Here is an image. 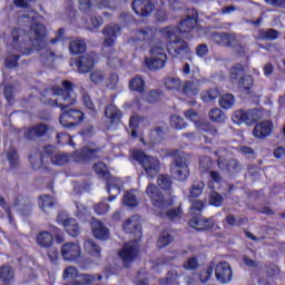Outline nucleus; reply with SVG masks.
Instances as JSON below:
<instances>
[{
    "instance_id": "obj_1",
    "label": "nucleus",
    "mask_w": 285,
    "mask_h": 285,
    "mask_svg": "<svg viewBox=\"0 0 285 285\" xmlns=\"http://www.w3.org/2000/svg\"><path fill=\"white\" fill-rule=\"evenodd\" d=\"M62 88L53 87L41 91L40 101L46 106H58L62 111L60 116V124L63 128H75V126L83 121V112L79 109L66 110L68 106H75L77 102V94L72 89V82L68 80L62 81Z\"/></svg>"
},
{
    "instance_id": "obj_2",
    "label": "nucleus",
    "mask_w": 285,
    "mask_h": 285,
    "mask_svg": "<svg viewBox=\"0 0 285 285\" xmlns=\"http://www.w3.org/2000/svg\"><path fill=\"white\" fill-rule=\"evenodd\" d=\"M160 35L167 39V51L174 59H186L193 55L188 42L179 38V30L177 27H167L160 31Z\"/></svg>"
},
{
    "instance_id": "obj_3",
    "label": "nucleus",
    "mask_w": 285,
    "mask_h": 285,
    "mask_svg": "<svg viewBox=\"0 0 285 285\" xmlns=\"http://www.w3.org/2000/svg\"><path fill=\"white\" fill-rule=\"evenodd\" d=\"M94 170L99 177L106 180L107 193L109 194L108 200L115 202L117 196L121 194V186H124L121 179L110 176V171H108V167L104 163L95 164Z\"/></svg>"
},
{
    "instance_id": "obj_4",
    "label": "nucleus",
    "mask_w": 285,
    "mask_h": 285,
    "mask_svg": "<svg viewBox=\"0 0 285 285\" xmlns=\"http://www.w3.org/2000/svg\"><path fill=\"white\" fill-rule=\"evenodd\" d=\"M131 157L135 161H138L140 166L144 168L148 179H155L159 171L161 170V163L159 159L148 156L140 149H134L131 151Z\"/></svg>"
},
{
    "instance_id": "obj_5",
    "label": "nucleus",
    "mask_w": 285,
    "mask_h": 285,
    "mask_svg": "<svg viewBox=\"0 0 285 285\" xmlns=\"http://www.w3.org/2000/svg\"><path fill=\"white\" fill-rule=\"evenodd\" d=\"M168 56H166V48L164 43H156L151 46L150 57L145 58V66L148 70H161L166 67Z\"/></svg>"
},
{
    "instance_id": "obj_6",
    "label": "nucleus",
    "mask_w": 285,
    "mask_h": 285,
    "mask_svg": "<svg viewBox=\"0 0 285 285\" xmlns=\"http://www.w3.org/2000/svg\"><path fill=\"white\" fill-rule=\"evenodd\" d=\"M217 159V166L220 170L229 173V175H235L242 170V164L237 159H228V150L218 149L215 151ZM228 159V160H227Z\"/></svg>"
},
{
    "instance_id": "obj_7",
    "label": "nucleus",
    "mask_w": 285,
    "mask_h": 285,
    "mask_svg": "<svg viewBox=\"0 0 285 285\" xmlns=\"http://www.w3.org/2000/svg\"><path fill=\"white\" fill-rule=\"evenodd\" d=\"M204 193V183L198 181L194 184L189 190V202L191 206L189 207V215H199L204 210V202L197 199Z\"/></svg>"
},
{
    "instance_id": "obj_8",
    "label": "nucleus",
    "mask_w": 285,
    "mask_h": 285,
    "mask_svg": "<svg viewBox=\"0 0 285 285\" xmlns=\"http://www.w3.org/2000/svg\"><path fill=\"white\" fill-rule=\"evenodd\" d=\"M138 253L139 243L137 240H131L122 246L121 250L118 253V257H120L125 268H128V266L137 259Z\"/></svg>"
},
{
    "instance_id": "obj_9",
    "label": "nucleus",
    "mask_w": 285,
    "mask_h": 285,
    "mask_svg": "<svg viewBox=\"0 0 285 285\" xmlns=\"http://www.w3.org/2000/svg\"><path fill=\"white\" fill-rule=\"evenodd\" d=\"M170 174L173 179L177 181H186L190 177V169H188V164L183 158H176L170 165Z\"/></svg>"
},
{
    "instance_id": "obj_10",
    "label": "nucleus",
    "mask_w": 285,
    "mask_h": 285,
    "mask_svg": "<svg viewBox=\"0 0 285 285\" xmlns=\"http://www.w3.org/2000/svg\"><path fill=\"white\" fill-rule=\"evenodd\" d=\"M146 195L151 199L153 206H155V208H159V210H164L166 206H170V200H166V197L159 193L156 184H149L147 186Z\"/></svg>"
},
{
    "instance_id": "obj_11",
    "label": "nucleus",
    "mask_w": 285,
    "mask_h": 285,
    "mask_svg": "<svg viewBox=\"0 0 285 285\" xmlns=\"http://www.w3.org/2000/svg\"><path fill=\"white\" fill-rule=\"evenodd\" d=\"M121 32V27L117 23H110L104 27L102 35H104V41L102 47L104 48H112L117 41V36Z\"/></svg>"
},
{
    "instance_id": "obj_12",
    "label": "nucleus",
    "mask_w": 285,
    "mask_h": 285,
    "mask_svg": "<svg viewBox=\"0 0 285 285\" xmlns=\"http://www.w3.org/2000/svg\"><path fill=\"white\" fill-rule=\"evenodd\" d=\"M215 277L219 284H229L233 281V268L228 262H219L215 266Z\"/></svg>"
},
{
    "instance_id": "obj_13",
    "label": "nucleus",
    "mask_w": 285,
    "mask_h": 285,
    "mask_svg": "<svg viewBox=\"0 0 285 285\" xmlns=\"http://www.w3.org/2000/svg\"><path fill=\"white\" fill-rule=\"evenodd\" d=\"M257 119V110L255 109L247 112L240 109L236 110L232 115V121H234V124H246L247 126H253Z\"/></svg>"
},
{
    "instance_id": "obj_14",
    "label": "nucleus",
    "mask_w": 285,
    "mask_h": 285,
    "mask_svg": "<svg viewBox=\"0 0 285 285\" xmlns=\"http://www.w3.org/2000/svg\"><path fill=\"white\" fill-rule=\"evenodd\" d=\"M157 37V29L154 27H144L134 31L131 39L132 41H144L145 43H153Z\"/></svg>"
},
{
    "instance_id": "obj_15",
    "label": "nucleus",
    "mask_w": 285,
    "mask_h": 285,
    "mask_svg": "<svg viewBox=\"0 0 285 285\" xmlns=\"http://www.w3.org/2000/svg\"><path fill=\"white\" fill-rule=\"evenodd\" d=\"M61 255L66 262H75L81 257V247L77 243H67L61 247Z\"/></svg>"
},
{
    "instance_id": "obj_16",
    "label": "nucleus",
    "mask_w": 285,
    "mask_h": 285,
    "mask_svg": "<svg viewBox=\"0 0 285 285\" xmlns=\"http://www.w3.org/2000/svg\"><path fill=\"white\" fill-rule=\"evenodd\" d=\"M131 6L138 17H150L155 10V4L150 0H134Z\"/></svg>"
},
{
    "instance_id": "obj_17",
    "label": "nucleus",
    "mask_w": 285,
    "mask_h": 285,
    "mask_svg": "<svg viewBox=\"0 0 285 285\" xmlns=\"http://www.w3.org/2000/svg\"><path fill=\"white\" fill-rule=\"evenodd\" d=\"M97 55L95 53H86L83 56H80L76 62L78 72L80 75H86V72H90L92 68H95V59Z\"/></svg>"
},
{
    "instance_id": "obj_18",
    "label": "nucleus",
    "mask_w": 285,
    "mask_h": 285,
    "mask_svg": "<svg viewBox=\"0 0 285 285\" xmlns=\"http://www.w3.org/2000/svg\"><path fill=\"white\" fill-rule=\"evenodd\" d=\"M210 39L218 46H228L229 48H235V46H237V38L230 33L213 32Z\"/></svg>"
},
{
    "instance_id": "obj_19",
    "label": "nucleus",
    "mask_w": 285,
    "mask_h": 285,
    "mask_svg": "<svg viewBox=\"0 0 285 285\" xmlns=\"http://www.w3.org/2000/svg\"><path fill=\"white\" fill-rule=\"evenodd\" d=\"M272 132H273V122L265 120L257 124L254 127L253 136L256 137V139H266V137H271Z\"/></svg>"
},
{
    "instance_id": "obj_20",
    "label": "nucleus",
    "mask_w": 285,
    "mask_h": 285,
    "mask_svg": "<svg viewBox=\"0 0 285 285\" xmlns=\"http://www.w3.org/2000/svg\"><path fill=\"white\" fill-rule=\"evenodd\" d=\"M191 219L189 220V226L195 228V230H210L213 228V223L209 219L202 218L200 214H189Z\"/></svg>"
},
{
    "instance_id": "obj_21",
    "label": "nucleus",
    "mask_w": 285,
    "mask_h": 285,
    "mask_svg": "<svg viewBox=\"0 0 285 285\" xmlns=\"http://www.w3.org/2000/svg\"><path fill=\"white\" fill-rule=\"evenodd\" d=\"M197 11L193 9L191 14L180 21V28H176L178 30V35H181V32H190V30L197 28Z\"/></svg>"
},
{
    "instance_id": "obj_22",
    "label": "nucleus",
    "mask_w": 285,
    "mask_h": 285,
    "mask_svg": "<svg viewBox=\"0 0 285 285\" xmlns=\"http://www.w3.org/2000/svg\"><path fill=\"white\" fill-rule=\"evenodd\" d=\"M200 88H202V80L199 79L187 80L183 85V95H186L187 97H197V95H199Z\"/></svg>"
},
{
    "instance_id": "obj_23",
    "label": "nucleus",
    "mask_w": 285,
    "mask_h": 285,
    "mask_svg": "<svg viewBox=\"0 0 285 285\" xmlns=\"http://www.w3.org/2000/svg\"><path fill=\"white\" fill-rule=\"evenodd\" d=\"M13 206L21 213V215H30V213H32V203L30 202V198L26 196H18Z\"/></svg>"
},
{
    "instance_id": "obj_24",
    "label": "nucleus",
    "mask_w": 285,
    "mask_h": 285,
    "mask_svg": "<svg viewBox=\"0 0 285 285\" xmlns=\"http://www.w3.org/2000/svg\"><path fill=\"white\" fill-rule=\"evenodd\" d=\"M50 35V31L48 28H46V24L43 23H37V46L38 50H41V48L48 47V37Z\"/></svg>"
},
{
    "instance_id": "obj_25",
    "label": "nucleus",
    "mask_w": 285,
    "mask_h": 285,
    "mask_svg": "<svg viewBox=\"0 0 285 285\" xmlns=\"http://www.w3.org/2000/svg\"><path fill=\"white\" fill-rule=\"evenodd\" d=\"M91 230L96 239H102V240L108 239V235H109L108 227L104 225V223H101L100 220H92Z\"/></svg>"
},
{
    "instance_id": "obj_26",
    "label": "nucleus",
    "mask_w": 285,
    "mask_h": 285,
    "mask_svg": "<svg viewBox=\"0 0 285 285\" xmlns=\"http://www.w3.org/2000/svg\"><path fill=\"white\" fill-rule=\"evenodd\" d=\"M125 233H132L134 235H141V225L139 224V217L138 216H131L128 218L124 226H122Z\"/></svg>"
},
{
    "instance_id": "obj_27",
    "label": "nucleus",
    "mask_w": 285,
    "mask_h": 285,
    "mask_svg": "<svg viewBox=\"0 0 285 285\" xmlns=\"http://www.w3.org/2000/svg\"><path fill=\"white\" fill-rule=\"evenodd\" d=\"M105 116L109 124H119L121 121V110L115 105H109L105 109Z\"/></svg>"
},
{
    "instance_id": "obj_28",
    "label": "nucleus",
    "mask_w": 285,
    "mask_h": 285,
    "mask_svg": "<svg viewBox=\"0 0 285 285\" xmlns=\"http://www.w3.org/2000/svg\"><path fill=\"white\" fill-rule=\"evenodd\" d=\"M255 39L256 41H275L279 39V31L275 29H259Z\"/></svg>"
},
{
    "instance_id": "obj_29",
    "label": "nucleus",
    "mask_w": 285,
    "mask_h": 285,
    "mask_svg": "<svg viewBox=\"0 0 285 285\" xmlns=\"http://www.w3.org/2000/svg\"><path fill=\"white\" fill-rule=\"evenodd\" d=\"M164 86L169 92H179L183 83L179 77L168 76L164 79Z\"/></svg>"
},
{
    "instance_id": "obj_30",
    "label": "nucleus",
    "mask_w": 285,
    "mask_h": 285,
    "mask_svg": "<svg viewBox=\"0 0 285 285\" xmlns=\"http://www.w3.org/2000/svg\"><path fill=\"white\" fill-rule=\"evenodd\" d=\"M129 90H131V92L144 95V92H146V81H144V78H141V76H136L129 80Z\"/></svg>"
},
{
    "instance_id": "obj_31",
    "label": "nucleus",
    "mask_w": 285,
    "mask_h": 285,
    "mask_svg": "<svg viewBox=\"0 0 285 285\" xmlns=\"http://www.w3.org/2000/svg\"><path fill=\"white\" fill-rule=\"evenodd\" d=\"M101 153V149L99 148H88L85 147L80 151L76 153L77 157H79L80 160L86 161L87 159H95L98 157V154Z\"/></svg>"
},
{
    "instance_id": "obj_32",
    "label": "nucleus",
    "mask_w": 285,
    "mask_h": 285,
    "mask_svg": "<svg viewBox=\"0 0 285 285\" xmlns=\"http://www.w3.org/2000/svg\"><path fill=\"white\" fill-rule=\"evenodd\" d=\"M30 35L31 37L29 38V46L31 47H24V55H31L32 50H35L37 48V22H33L31 24V30H30Z\"/></svg>"
},
{
    "instance_id": "obj_33",
    "label": "nucleus",
    "mask_w": 285,
    "mask_h": 285,
    "mask_svg": "<svg viewBox=\"0 0 285 285\" xmlns=\"http://www.w3.org/2000/svg\"><path fill=\"white\" fill-rule=\"evenodd\" d=\"M0 279L4 284H10L14 279V269L9 265H3L0 267Z\"/></svg>"
},
{
    "instance_id": "obj_34",
    "label": "nucleus",
    "mask_w": 285,
    "mask_h": 285,
    "mask_svg": "<svg viewBox=\"0 0 285 285\" xmlns=\"http://www.w3.org/2000/svg\"><path fill=\"white\" fill-rule=\"evenodd\" d=\"M59 55H57L55 51L47 49L45 52L41 53L40 60L45 66H52L57 59H59Z\"/></svg>"
},
{
    "instance_id": "obj_35",
    "label": "nucleus",
    "mask_w": 285,
    "mask_h": 285,
    "mask_svg": "<svg viewBox=\"0 0 285 285\" xmlns=\"http://www.w3.org/2000/svg\"><path fill=\"white\" fill-rule=\"evenodd\" d=\"M52 242H55V238L49 232H42L38 235V244L42 248H50V246H52Z\"/></svg>"
},
{
    "instance_id": "obj_36",
    "label": "nucleus",
    "mask_w": 285,
    "mask_h": 285,
    "mask_svg": "<svg viewBox=\"0 0 285 285\" xmlns=\"http://www.w3.org/2000/svg\"><path fill=\"white\" fill-rule=\"evenodd\" d=\"M85 250L92 257H101V248L99 245L95 244V240L92 239H87L85 242Z\"/></svg>"
},
{
    "instance_id": "obj_37",
    "label": "nucleus",
    "mask_w": 285,
    "mask_h": 285,
    "mask_svg": "<svg viewBox=\"0 0 285 285\" xmlns=\"http://www.w3.org/2000/svg\"><path fill=\"white\" fill-rule=\"evenodd\" d=\"M69 52H71V55H81V52H86V42L81 39L72 40L69 45Z\"/></svg>"
},
{
    "instance_id": "obj_38",
    "label": "nucleus",
    "mask_w": 285,
    "mask_h": 285,
    "mask_svg": "<svg viewBox=\"0 0 285 285\" xmlns=\"http://www.w3.org/2000/svg\"><path fill=\"white\" fill-rule=\"evenodd\" d=\"M101 26H104V18L100 16L91 14L86 21L87 30H97V28H101Z\"/></svg>"
},
{
    "instance_id": "obj_39",
    "label": "nucleus",
    "mask_w": 285,
    "mask_h": 285,
    "mask_svg": "<svg viewBox=\"0 0 285 285\" xmlns=\"http://www.w3.org/2000/svg\"><path fill=\"white\" fill-rule=\"evenodd\" d=\"M169 124L171 128H175V130H184V128L188 127V124H186V121H184L181 116H178V115L170 116Z\"/></svg>"
},
{
    "instance_id": "obj_40",
    "label": "nucleus",
    "mask_w": 285,
    "mask_h": 285,
    "mask_svg": "<svg viewBox=\"0 0 285 285\" xmlns=\"http://www.w3.org/2000/svg\"><path fill=\"white\" fill-rule=\"evenodd\" d=\"M219 106L220 108H224L225 110L230 109L235 106V96L232 94H225L219 98Z\"/></svg>"
},
{
    "instance_id": "obj_41",
    "label": "nucleus",
    "mask_w": 285,
    "mask_h": 285,
    "mask_svg": "<svg viewBox=\"0 0 285 285\" xmlns=\"http://www.w3.org/2000/svg\"><path fill=\"white\" fill-rule=\"evenodd\" d=\"M209 119L216 124H224L226 121V114L219 108H214L209 111Z\"/></svg>"
},
{
    "instance_id": "obj_42",
    "label": "nucleus",
    "mask_w": 285,
    "mask_h": 285,
    "mask_svg": "<svg viewBox=\"0 0 285 285\" xmlns=\"http://www.w3.org/2000/svg\"><path fill=\"white\" fill-rule=\"evenodd\" d=\"M253 77L252 76H244L240 78V80L238 81V88L243 91V92H248L250 90V88H253Z\"/></svg>"
},
{
    "instance_id": "obj_43",
    "label": "nucleus",
    "mask_w": 285,
    "mask_h": 285,
    "mask_svg": "<svg viewBox=\"0 0 285 285\" xmlns=\"http://www.w3.org/2000/svg\"><path fill=\"white\" fill-rule=\"evenodd\" d=\"M65 229L67 230L68 235H70L71 237H77V235H79V233H81V228L79 227V224L77 223V220L75 218H72L66 225Z\"/></svg>"
},
{
    "instance_id": "obj_44",
    "label": "nucleus",
    "mask_w": 285,
    "mask_h": 285,
    "mask_svg": "<svg viewBox=\"0 0 285 285\" xmlns=\"http://www.w3.org/2000/svg\"><path fill=\"white\" fill-rule=\"evenodd\" d=\"M7 159L10 164L11 170H14V168H19V154L16 149H11L8 151Z\"/></svg>"
},
{
    "instance_id": "obj_45",
    "label": "nucleus",
    "mask_w": 285,
    "mask_h": 285,
    "mask_svg": "<svg viewBox=\"0 0 285 285\" xmlns=\"http://www.w3.org/2000/svg\"><path fill=\"white\" fill-rule=\"evenodd\" d=\"M68 161H70L68 154H56L51 156V164H55V166H65Z\"/></svg>"
},
{
    "instance_id": "obj_46",
    "label": "nucleus",
    "mask_w": 285,
    "mask_h": 285,
    "mask_svg": "<svg viewBox=\"0 0 285 285\" xmlns=\"http://www.w3.org/2000/svg\"><path fill=\"white\" fill-rule=\"evenodd\" d=\"M125 206L135 207L139 202L137 200V195H135V191H127L124 195L122 199Z\"/></svg>"
},
{
    "instance_id": "obj_47",
    "label": "nucleus",
    "mask_w": 285,
    "mask_h": 285,
    "mask_svg": "<svg viewBox=\"0 0 285 285\" xmlns=\"http://www.w3.org/2000/svg\"><path fill=\"white\" fill-rule=\"evenodd\" d=\"M107 63L109 68H121V66H124L121 58H119V56L115 52L108 56Z\"/></svg>"
},
{
    "instance_id": "obj_48",
    "label": "nucleus",
    "mask_w": 285,
    "mask_h": 285,
    "mask_svg": "<svg viewBox=\"0 0 285 285\" xmlns=\"http://www.w3.org/2000/svg\"><path fill=\"white\" fill-rule=\"evenodd\" d=\"M217 97H219V90L217 89H212L202 94V100L205 101V104H210V101H215Z\"/></svg>"
},
{
    "instance_id": "obj_49",
    "label": "nucleus",
    "mask_w": 285,
    "mask_h": 285,
    "mask_svg": "<svg viewBox=\"0 0 285 285\" xmlns=\"http://www.w3.org/2000/svg\"><path fill=\"white\" fill-rule=\"evenodd\" d=\"M157 184L163 190H170V187L173 186V180H170V177L166 175H160L157 179Z\"/></svg>"
},
{
    "instance_id": "obj_50",
    "label": "nucleus",
    "mask_w": 285,
    "mask_h": 285,
    "mask_svg": "<svg viewBox=\"0 0 285 285\" xmlns=\"http://www.w3.org/2000/svg\"><path fill=\"white\" fill-rule=\"evenodd\" d=\"M173 242V236L168 232H163L158 238L157 246L158 248H166Z\"/></svg>"
},
{
    "instance_id": "obj_51",
    "label": "nucleus",
    "mask_w": 285,
    "mask_h": 285,
    "mask_svg": "<svg viewBox=\"0 0 285 285\" xmlns=\"http://www.w3.org/2000/svg\"><path fill=\"white\" fill-rule=\"evenodd\" d=\"M105 79L106 73L102 70L97 69L90 73V81L92 83H104Z\"/></svg>"
},
{
    "instance_id": "obj_52",
    "label": "nucleus",
    "mask_w": 285,
    "mask_h": 285,
    "mask_svg": "<svg viewBox=\"0 0 285 285\" xmlns=\"http://www.w3.org/2000/svg\"><path fill=\"white\" fill-rule=\"evenodd\" d=\"M39 206L43 213H48V208L53 206L52 198L48 195L41 196Z\"/></svg>"
},
{
    "instance_id": "obj_53",
    "label": "nucleus",
    "mask_w": 285,
    "mask_h": 285,
    "mask_svg": "<svg viewBox=\"0 0 285 285\" xmlns=\"http://www.w3.org/2000/svg\"><path fill=\"white\" fill-rule=\"evenodd\" d=\"M50 126L46 122H40L37 125V137H48L51 132Z\"/></svg>"
},
{
    "instance_id": "obj_54",
    "label": "nucleus",
    "mask_w": 285,
    "mask_h": 285,
    "mask_svg": "<svg viewBox=\"0 0 285 285\" xmlns=\"http://www.w3.org/2000/svg\"><path fill=\"white\" fill-rule=\"evenodd\" d=\"M199 168L203 173H207V170H210L213 168V160L208 156H203L199 159Z\"/></svg>"
},
{
    "instance_id": "obj_55",
    "label": "nucleus",
    "mask_w": 285,
    "mask_h": 285,
    "mask_svg": "<svg viewBox=\"0 0 285 285\" xmlns=\"http://www.w3.org/2000/svg\"><path fill=\"white\" fill-rule=\"evenodd\" d=\"M0 206L1 208H3L4 213L7 214L9 224H13L14 218L12 217V209L10 205H8V202H6V198H3V196L0 197Z\"/></svg>"
},
{
    "instance_id": "obj_56",
    "label": "nucleus",
    "mask_w": 285,
    "mask_h": 285,
    "mask_svg": "<svg viewBox=\"0 0 285 285\" xmlns=\"http://www.w3.org/2000/svg\"><path fill=\"white\" fill-rule=\"evenodd\" d=\"M183 267L185 271H197L199 268V261H197V257H190L184 263Z\"/></svg>"
},
{
    "instance_id": "obj_57",
    "label": "nucleus",
    "mask_w": 285,
    "mask_h": 285,
    "mask_svg": "<svg viewBox=\"0 0 285 285\" xmlns=\"http://www.w3.org/2000/svg\"><path fill=\"white\" fill-rule=\"evenodd\" d=\"M242 75H244V67L242 65H235L230 70L232 81H237Z\"/></svg>"
},
{
    "instance_id": "obj_58",
    "label": "nucleus",
    "mask_w": 285,
    "mask_h": 285,
    "mask_svg": "<svg viewBox=\"0 0 285 285\" xmlns=\"http://www.w3.org/2000/svg\"><path fill=\"white\" fill-rule=\"evenodd\" d=\"M82 101L86 108L91 112V115H97V109L95 108V102H92V99L88 94H83Z\"/></svg>"
},
{
    "instance_id": "obj_59",
    "label": "nucleus",
    "mask_w": 285,
    "mask_h": 285,
    "mask_svg": "<svg viewBox=\"0 0 285 285\" xmlns=\"http://www.w3.org/2000/svg\"><path fill=\"white\" fill-rule=\"evenodd\" d=\"M79 275V271L75 266H69L63 271V279H75Z\"/></svg>"
},
{
    "instance_id": "obj_60",
    "label": "nucleus",
    "mask_w": 285,
    "mask_h": 285,
    "mask_svg": "<svg viewBox=\"0 0 285 285\" xmlns=\"http://www.w3.org/2000/svg\"><path fill=\"white\" fill-rule=\"evenodd\" d=\"M209 204L210 206H222L224 204V197H222V195H219L216 191H213L209 195Z\"/></svg>"
},
{
    "instance_id": "obj_61",
    "label": "nucleus",
    "mask_w": 285,
    "mask_h": 285,
    "mask_svg": "<svg viewBox=\"0 0 285 285\" xmlns=\"http://www.w3.org/2000/svg\"><path fill=\"white\" fill-rule=\"evenodd\" d=\"M94 209L95 213H97V215H106V213L110 210V205H108V203L106 202H100L97 205H95Z\"/></svg>"
},
{
    "instance_id": "obj_62",
    "label": "nucleus",
    "mask_w": 285,
    "mask_h": 285,
    "mask_svg": "<svg viewBox=\"0 0 285 285\" xmlns=\"http://www.w3.org/2000/svg\"><path fill=\"white\" fill-rule=\"evenodd\" d=\"M24 138L27 141H35L37 139V126L27 128L24 130Z\"/></svg>"
},
{
    "instance_id": "obj_63",
    "label": "nucleus",
    "mask_w": 285,
    "mask_h": 285,
    "mask_svg": "<svg viewBox=\"0 0 285 285\" xmlns=\"http://www.w3.org/2000/svg\"><path fill=\"white\" fill-rule=\"evenodd\" d=\"M213 275V265H210L207 269L200 271V282L204 284L210 279Z\"/></svg>"
},
{
    "instance_id": "obj_64",
    "label": "nucleus",
    "mask_w": 285,
    "mask_h": 285,
    "mask_svg": "<svg viewBox=\"0 0 285 285\" xmlns=\"http://www.w3.org/2000/svg\"><path fill=\"white\" fill-rule=\"evenodd\" d=\"M18 61H19L18 55L8 56L6 58V68H17Z\"/></svg>"
}]
</instances>
